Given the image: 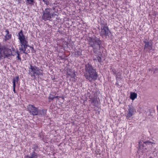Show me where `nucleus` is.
Instances as JSON below:
<instances>
[{
  "mask_svg": "<svg viewBox=\"0 0 158 158\" xmlns=\"http://www.w3.org/2000/svg\"><path fill=\"white\" fill-rule=\"evenodd\" d=\"M85 77L90 81L95 80L97 78L98 74L96 70L89 63L85 65Z\"/></svg>",
  "mask_w": 158,
  "mask_h": 158,
  "instance_id": "f257e3e1",
  "label": "nucleus"
},
{
  "mask_svg": "<svg viewBox=\"0 0 158 158\" xmlns=\"http://www.w3.org/2000/svg\"><path fill=\"white\" fill-rule=\"evenodd\" d=\"M19 39L20 41V43L22 44L21 47L19 49L20 51L23 52L24 53L29 52H30L29 50H26L27 47L30 48L31 51H33L34 48L33 47L27 45V41L26 40L22 31H21L19 33Z\"/></svg>",
  "mask_w": 158,
  "mask_h": 158,
  "instance_id": "f03ea898",
  "label": "nucleus"
},
{
  "mask_svg": "<svg viewBox=\"0 0 158 158\" xmlns=\"http://www.w3.org/2000/svg\"><path fill=\"white\" fill-rule=\"evenodd\" d=\"M154 144L155 143L149 141H145L143 143L140 142H139V149L141 150L142 152L144 153L147 151L148 149L151 148Z\"/></svg>",
  "mask_w": 158,
  "mask_h": 158,
  "instance_id": "7ed1b4c3",
  "label": "nucleus"
},
{
  "mask_svg": "<svg viewBox=\"0 0 158 158\" xmlns=\"http://www.w3.org/2000/svg\"><path fill=\"white\" fill-rule=\"evenodd\" d=\"M11 54L10 49L5 48L0 44V59L10 56Z\"/></svg>",
  "mask_w": 158,
  "mask_h": 158,
  "instance_id": "20e7f679",
  "label": "nucleus"
},
{
  "mask_svg": "<svg viewBox=\"0 0 158 158\" xmlns=\"http://www.w3.org/2000/svg\"><path fill=\"white\" fill-rule=\"evenodd\" d=\"M143 42L144 51L146 52H151L152 51H154V49L153 48V44L151 40H149L146 39L144 40Z\"/></svg>",
  "mask_w": 158,
  "mask_h": 158,
  "instance_id": "39448f33",
  "label": "nucleus"
},
{
  "mask_svg": "<svg viewBox=\"0 0 158 158\" xmlns=\"http://www.w3.org/2000/svg\"><path fill=\"white\" fill-rule=\"evenodd\" d=\"M52 10L51 9H46L43 13L42 18L45 20H50L54 14L52 13Z\"/></svg>",
  "mask_w": 158,
  "mask_h": 158,
  "instance_id": "423d86ee",
  "label": "nucleus"
},
{
  "mask_svg": "<svg viewBox=\"0 0 158 158\" xmlns=\"http://www.w3.org/2000/svg\"><path fill=\"white\" fill-rule=\"evenodd\" d=\"M29 69L31 70H29V72H33L34 76L35 75L38 76L43 75V71L35 66L31 65Z\"/></svg>",
  "mask_w": 158,
  "mask_h": 158,
  "instance_id": "0eeeda50",
  "label": "nucleus"
},
{
  "mask_svg": "<svg viewBox=\"0 0 158 158\" xmlns=\"http://www.w3.org/2000/svg\"><path fill=\"white\" fill-rule=\"evenodd\" d=\"M88 40L89 44L93 47L95 45H99L100 40L98 38H89Z\"/></svg>",
  "mask_w": 158,
  "mask_h": 158,
  "instance_id": "6e6552de",
  "label": "nucleus"
},
{
  "mask_svg": "<svg viewBox=\"0 0 158 158\" xmlns=\"http://www.w3.org/2000/svg\"><path fill=\"white\" fill-rule=\"evenodd\" d=\"M27 109L31 114L33 115L37 114L38 112V109L33 106L31 105H28L27 106Z\"/></svg>",
  "mask_w": 158,
  "mask_h": 158,
  "instance_id": "1a4fd4ad",
  "label": "nucleus"
},
{
  "mask_svg": "<svg viewBox=\"0 0 158 158\" xmlns=\"http://www.w3.org/2000/svg\"><path fill=\"white\" fill-rule=\"evenodd\" d=\"M136 112V110L132 106H129V107L127 111V117L128 118H131Z\"/></svg>",
  "mask_w": 158,
  "mask_h": 158,
  "instance_id": "9d476101",
  "label": "nucleus"
},
{
  "mask_svg": "<svg viewBox=\"0 0 158 158\" xmlns=\"http://www.w3.org/2000/svg\"><path fill=\"white\" fill-rule=\"evenodd\" d=\"M109 32L108 28L106 27H104L102 30L101 34L102 35H107Z\"/></svg>",
  "mask_w": 158,
  "mask_h": 158,
  "instance_id": "9b49d317",
  "label": "nucleus"
},
{
  "mask_svg": "<svg viewBox=\"0 0 158 158\" xmlns=\"http://www.w3.org/2000/svg\"><path fill=\"white\" fill-rule=\"evenodd\" d=\"M137 94L135 93L131 92L130 96V98L132 100H134L137 97Z\"/></svg>",
  "mask_w": 158,
  "mask_h": 158,
  "instance_id": "f8f14e48",
  "label": "nucleus"
},
{
  "mask_svg": "<svg viewBox=\"0 0 158 158\" xmlns=\"http://www.w3.org/2000/svg\"><path fill=\"white\" fill-rule=\"evenodd\" d=\"M37 155L36 153L33 152L31 154V156H27L26 158H37Z\"/></svg>",
  "mask_w": 158,
  "mask_h": 158,
  "instance_id": "ddd939ff",
  "label": "nucleus"
},
{
  "mask_svg": "<svg viewBox=\"0 0 158 158\" xmlns=\"http://www.w3.org/2000/svg\"><path fill=\"white\" fill-rule=\"evenodd\" d=\"M19 79V77L18 76H16L13 79L12 81L13 85H15V84L18 83Z\"/></svg>",
  "mask_w": 158,
  "mask_h": 158,
  "instance_id": "4468645a",
  "label": "nucleus"
},
{
  "mask_svg": "<svg viewBox=\"0 0 158 158\" xmlns=\"http://www.w3.org/2000/svg\"><path fill=\"white\" fill-rule=\"evenodd\" d=\"M27 5H31L33 4L34 0H25Z\"/></svg>",
  "mask_w": 158,
  "mask_h": 158,
  "instance_id": "2eb2a0df",
  "label": "nucleus"
},
{
  "mask_svg": "<svg viewBox=\"0 0 158 158\" xmlns=\"http://www.w3.org/2000/svg\"><path fill=\"white\" fill-rule=\"evenodd\" d=\"M68 75H69L71 76V78H73V81H75V76L76 74L74 72L72 74H69Z\"/></svg>",
  "mask_w": 158,
  "mask_h": 158,
  "instance_id": "dca6fc26",
  "label": "nucleus"
},
{
  "mask_svg": "<svg viewBox=\"0 0 158 158\" xmlns=\"http://www.w3.org/2000/svg\"><path fill=\"white\" fill-rule=\"evenodd\" d=\"M16 53L17 55L16 58L18 59V60H19V61H20L21 60V58L20 57L19 54V52L18 51H17L16 52Z\"/></svg>",
  "mask_w": 158,
  "mask_h": 158,
  "instance_id": "f3484780",
  "label": "nucleus"
},
{
  "mask_svg": "<svg viewBox=\"0 0 158 158\" xmlns=\"http://www.w3.org/2000/svg\"><path fill=\"white\" fill-rule=\"evenodd\" d=\"M11 35L9 34H6L5 36L6 39V40L10 39L11 38Z\"/></svg>",
  "mask_w": 158,
  "mask_h": 158,
  "instance_id": "a211bd4d",
  "label": "nucleus"
},
{
  "mask_svg": "<svg viewBox=\"0 0 158 158\" xmlns=\"http://www.w3.org/2000/svg\"><path fill=\"white\" fill-rule=\"evenodd\" d=\"M46 5H48L49 3V1L50 0H42Z\"/></svg>",
  "mask_w": 158,
  "mask_h": 158,
  "instance_id": "6ab92c4d",
  "label": "nucleus"
},
{
  "mask_svg": "<svg viewBox=\"0 0 158 158\" xmlns=\"http://www.w3.org/2000/svg\"><path fill=\"white\" fill-rule=\"evenodd\" d=\"M54 98V97L52 95H50V96L48 98L49 100H52Z\"/></svg>",
  "mask_w": 158,
  "mask_h": 158,
  "instance_id": "aec40b11",
  "label": "nucleus"
},
{
  "mask_svg": "<svg viewBox=\"0 0 158 158\" xmlns=\"http://www.w3.org/2000/svg\"><path fill=\"white\" fill-rule=\"evenodd\" d=\"M95 60H98V62H100L101 58L100 57H98L97 58V59H95Z\"/></svg>",
  "mask_w": 158,
  "mask_h": 158,
  "instance_id": "412c9836",
  "label": "nucleus"
},
{
  "mask_svg": "<svg viewBox=\"0 0 158 158\" xmlns=\"http://www.w3.org/2000/svg\"><path fill=\"white\" fill-rule=\"evenodd\" d=\"M13 91L15 93V85H13Z\"/></svg>",
  "mask_w": 158,
  "mask_h": 158,
  "instance_id": "4be33fe9",
  "label": "nucleus"
},
{
  "mask_svg": "<svg viewBox=\"0 0 158 158\" xmlns=\"http://www.w3.org/2000/svg\"><path fill=\"white\" fill-rule=\"evenodd\" d=\"M6 33L7 34H9V32L7 30H6Z\"/></svg>",
  "mask_w": 158,
  "mask_h": 158,
  "instance_id": "5701e85b",
  "label": "nucleus"
},
{
  "mask_svg": "<svg viewBox=\"0 0 158 158\" xmlns=\"http://www.w3.org/2000/svg\"><path fill=\"white\" fill-rule=\"evenodd\" d=\"M154 69L155 71H156V70H158V68L157 69V68H156Z\"/></svg>",
  "mask_w": 158,
  "mask_h": 158,
  "instance_id": "b1692460",
  "label": "nucleus"
},
{
  "mask_svg": "<svg viewBox=\"0 0 158 158\" xmlns=\"http://www.w3.org/2000/svg\"><path fill=\"white\" fill-rule=\"evenodd\" d=\"M18 2H20V0H17Z\"/></svg>",
  "mask_w": 158,
  "mask_h": 158,
  "instance_id": "393cba45",
  "label": "nucleus"
},
{
  "mask_svg": "<svg viewBox=\"0 0 158 158\" xmlns=\"http://www.w3.org/2000/svg\"><path fill=\"white\" fill-rule=\"evenodd\" d=\"M150 158H152V157H150Z\"/></svg>",
  "mask_w": 158,
  "mask_h": 158,
  "instance_id": "a878e982",
  "label": "nucleus"
}]
</instances>
